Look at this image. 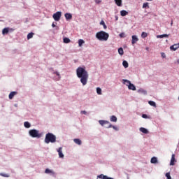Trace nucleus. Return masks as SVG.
<instances>
[{
    "label": "nucleus",
    "instance_id": "nucleus-27",
    "mask_svg": "<svg viewBox=\"0 0 179 179\" xmlns=\"http://www.w3.org/2000/svg\"><path fill=\"white\" fill-rule=\"evenodd\" d=\"M118 53L120 55H124V49H122V48H120L118 49Z\"/></svg>",
    "mask_w": 179,
    "mask_h": 179
},
{
    "label": "nucleus",
    "instance_id": "nucleus-32",
    "mask_svg": "<svg viewBox=\"0 0 179 179\" xmlns=\"http://www.w3.org/2000/svg\"><path fill=\"white\" fill-rule=\"evenodd\" d=\"M96 93H97V94L101 95V88L97 87L96 88Z\"/></svg>",
    "mask_w": 179,
    "mask_h": 179
},
{
    "label": "nucleus",
    "instance_id": "nucleus-25",
    "mask_svg": "<svg viewBox=\"0 0 179 179\" xmlns=\"http://www.w3.org/2000/svg\"><path fill=\"white\" fill-rule=\"evenodd\" d=\"M63 41L65 44H69V43L71 41V39L69 38H64Z\"/></svg>",
    "mask_w": 179,
    "mask_h": 179
},
{
    "label": "nucleus",
    "instance_id": "nucleus-5",
    "mask_svg": "<svg viewBox=\"0 0 179 179\" xmlns=\"http://www.w3.org/2000/svg\"><path fill=\"white\" fill-rule=\"evenodd\" d=\"M29 134L31 136V138H37L38 139L41 138V133L38 130L36 129H31L29 131Z\"/></svg>",
    "mask_w": 179,
    "mask_h": 179
},
{
    "label": "nucleus",
    "instance_id": "nucleus-43",
    "mask_svg": "<svg viewBox=\"0 0 179 179\" xmlns=\"http://www.w3.org/2000/svg\"><path fill=\"white\" fill-rule=\"evenodd\" d=\"M52 27H55V24L52 23Z\"/></svg>",
    "mask_w": 179,
    "mask_h": 179
},
{
    "label": "nucleus",
    "instance_id": "nucleus-33",
    "mask_svg": "<svg viewBox=\"0 0 179 179\" xmlns=\"http://www.w3.org/2000/svg\"><path fill=\"white\" fill-rule=\"evenodd\" d=\"M0 176H1V177H6V178L10 177V176H9V174L2 173H0Z\"/></svg>",
    "mask_w": 179,
    "mask_h": 179
},
{
    "label": "nucleus",
    "instance_id": "nucleus-29",
    "mask_svg": "<svg viewBox=\"0 0 179 179\" xmlns=\"http://www.w3.org/2000/svg\"><path fill=\"white\" fill-rule=\"evenodd\" d=\"M54 73L57 75L56 80H59L61 79V76L59 75V73L56 71Z\"/></svg>",
    "mask_w": 179,
    "mask_h": 179
},
{
    "label": "nucleus",
    "instance_id": "nucleus-35",
    "mask_svg": "<svg viewBox=\"0 0 179 179\" xmlns=\"http://www.w3.org/2000/svg\"><path fill=\"white\" fill-rule=\"evenodd\" d=\"M143 8H149V3H144L143 5Z\"/></svg>",
    "mask_w": 179,
    "mask_h": 179
},
{
    "label": "nucleus",
    "instance_id": "nucleus-6",
    "mask_svg": "<svg viewBox=\"0 0 179 179\" xmlns=\"http://www.w3.org/2000/svg\"><path fill=\"white\" fill-rule=\"evenodd\" d=\"M62 15V13L61 11H57L53 14L52 17L55 22H59V19H61V16Z\"/></svg>",
    "mask_w": 179,
    "mask_h": 179
},
{
    "label": "nucleus",
    "instance_id": "nucleus-15",
    "mask_svg": "<svg viewBox=\"0 0 179 179\" xmlns=\"http://www.w3.org/2000/svg\"><path fill=\"white\" fill-rule=\"evenodd\" d=\"M115 2L117 6H122V0H115Z\"/></svg>",
    "mask_w": 179,
    "mask_h": 179
},
{
    "label": "nucleus",
    "instance_id": "nucleus-13",
    "mask_svg": "<svg viewBox=\"0 0 179 179\" xmlns=\"http://www.w3.org/2000/svg\"><path fill=\"white\" fill-rule=\"evenodd\" d=\"M65 18L66 20H71L72 19V14L66 13L65 15Z\"/></svg>",
    "mask_w": 179,
    "mask_h": 179
},
{
    "label": "nucleus",
    "instance_id": "nucleus-38",
    "mask_svg": "<svg viewBox=\"0 0 179 179\" xmlns=\"http://www.w3.org/2000/svg\"><path fill=\"white\" fill-rule=\"evenodd\" d=\"M45 173L46 174H50V173H51V170L48 169H46L45 171Z\"/></svg>",
    "mask_w": 179,
    "mask_h": 179
},
{
    "label": "nucleus",
    "instance_id": "nucleus-1",
    "mask_svg": "<svg viewBox=\"0 0 179 179\" xmlns=\"http://www.w3.org/2000/svg\"><path fill=\"white\" fill-rule=\"evenodd\" d=\"M76 73L78 78H80V82L83 86H86L87 85V80L89 79V73L85 68L78 67L76 70Z\"/></svg>",
    "mask_w": 179,
    "mask_h": 179
},
{
    "label": "nucleus",
    "instance_id": "nucleus-20",
    "mask_svg": "<svg viewBox=\"0 0 179 179\" xmlns=\"http://www.w3.org/2000/svg\"><path fill=\"white\" fill-rule=\"evenodd\" d=\"M9 33V28H4L2 30V34H8Z\"/></svg>",
    "mask_w": 179,
    "mask_h": 179
},
{
    "label": "nucleus",
    "instance_id": "nucleus-36",
    "mask_svg": "<svg viewBox=\"0 0 179 179\" xmlns=\"http://www.w3.org/2000/svg\"><path fill=\"white\" fill-rule=\"evenodd\" d=\"M166 177L167 179H171V176H170V173H166Z\"/></svg>",
    "mask_w": 179,
    "mask_h": 179
},
{
    "label": "nucleus",
    "instance_id": "nucleus-28",
    "mask_svg": "<svg viewBox=\"0 0 179 179\" xmlns=\"http://www.w3.org/2000/svg\"><path fill=\"white\" fill-rule=\"evenodd\" d=\"M122 65H123L124 68H128V66H129L128 62L124 60L122 62Z\"/></svg>",
    "mask_w": 179,
    "mask_h": 179
},
{
    "label": "nucleus",
    "instance_id": "nucleus-24",
    "mask_svg": "<svg viewBox=\"0 0 179 179\" xmlns=\"http://www.w3.org/2000/svg\"><path fill=\"white\" fill-rule=\"evenodd\" d=\"M33 36H34V33H33V32H31V33L28 34L27 39L30 40V38H33Z\"/></svg>",
    "mask_w": 179,
    "mask_h": 179
},
{
    "label": "nucleus",
    "instance_id": "nucleus-46",
    "mask_svg": "<svg viewBox=\"0 0 179 179\" xmlns=\"http://www.w3.org/2000/svg\"><path fill=\"white\" fill-rule=\"evenodd\" d=\"M178 44H179V43H178Z\"/></svg>",
    "mask_w": 179,
    "mask_h": 179
},
{
    "label": "nucleus",
    "instance_id": "nucleus-21",
    "mask_svg": "<svg viewBox=\"0 0 179 179\" xmlns=\"http://www.w3.org/2000/svg\"><path fill=\"white\" fill-rule=\"evenodd\" d=\"M85 44V41L83 39L78 40V45L79 47H82Z\"/></svg>",
    "mask_w": 179,
    "mask_h": 179
},
{
    "label": "nucleus",
    "instance_id": "nucleus-14",
    "mask_svg": "<svg viewBox=\"0 0 179 179\" xmlns=\"http://www.w3.org/2000/svg\"><path fill=\"white\" fill-rule=\"evenodd\" d=\"M169 36H170V35L166 34H162V35H158V36H157V38H164V37L168 38Z\"/></svg>",
    "mask_w": 179,
    "mask_h": 179
},
{
    "label": "nucleus",
    "instance_id": "nucleus-37",
    "mask_svg": "<svg viewBox=\"0 0 179 179\" xmlns=\"http://www.w3.org/2000/svg\"><path fill=\"white\" fill-rule=\"evenodd\" d=\"M120 37L121 38H124V37H125V34L124 33H121V34H120Z\"/></svg>",
    "mask_w": 179,
    "mask_h": 179
},
{
    "label": "nucleus",
    "instance_id": "nucleus-7",
    "mask_svg": "<svg viewBox=\"0 0 179 179\" xmlns=\"http://www.w3.org/2000/svg\"><path fill=\"white\" fill-rule=\"evenodd\" d=\"M124 82H127V83H129L128 89H129V90H136V87L134 84L131 83V81L128 80H124Z\"/></svg>",
    "mask_w": 179,
    "mask_h": 179
},
{
    "label": "nucleus",
    "instance_id": "nucleus-41",
    "mask_svg": "<svg viewBox=\"0 0 179 179\" xmlns=\"http://www.w3.org/2000/svg\"><path fill=\"white\" fill-rule=\"evenodd\" d=\"M162 58H166V54L162 53Z\"/></svg>",
    "mask_w": 179,
    "mask_h": 179
},
{
    "label": "nucleus",
    "instance_id": "nucleus-23",
    "mask_svg": "<svg viewBox=\"0 0 179 179\" xmlns=\"http://www.w3.org/2000/svg\"><path fill=\"white\" fill-rule=\"evenodd\" d=\"M24 127H25V128H30L31 127V124H30L29 122H24Z\"/></svg>",
    "mask_w": 179,
    "mask_h": 179
},
{
    "label": "nucleus",
    "instance_id": "nucleus-30",
    "mask_svg": "<svg viewBox=\"0 0 179 179\" xmlns=\"http://www.w3.org/2000/svg\"><path fill=\"white\" fill-rule=\"evenodd\" d=\"M138 93H143V94H147L146 90H144L143 89H140L138 90Z\"/></svg>",
    "mask_w": 179,
    "mask_h": 179
},
{
    "label": "nucleus",
    "instance_id": "nucleus-34",
    "mask_svg": "<svg viewBox=\"0 0 179 179\" xmlns=\"http://www.w3.org/2000/svg\"><path fill=\"white\" fill-rule=\"evenodd\" d=\"M100 24L103 26V29H107V25H106V23L104 22V21H101Z\"/></svg>",
    "mask_w": 179,
    "mask_h": 179
},
{
    "label": "nucleus",
    "instance_id": "nucleus-12",
    "mask_svg": "<svg viewBox=\"0 0 179 179\" xmlns=\"http://www.w3.org/2000/svg\"><path fill=\"white\" fill-rule=\"evenodd\" d=\"M16 94H17V92H11L9 94V96H8L10 100H12V99H13V97H15V96H16Z\"/></svg>",
    "mask_w": 179,
    "mask_h": 179
},
{
    "label": "nucleus",
    "instance_id": "nucleus-16",
    "mask_svg": "<svg viewBox=\"0 0 179 179\" xmlns=\"http://www.w3.org/2000/svg\"><path fill=\"white\" fill-rule=\"evenodd\" d=\"M140 131L143 134H149V131H148L145 127L140 128Z\"/></svg>",
    "mask_w": 179,
    "mask_h": 179
},
{
    "label": "nucleus",
    "instance_id": "nucleus-11",
    "mask_svg": "<svg viewBox=\"0 0 179 179\" xmlns=\"http://www.w3.org/2000/svg\"><path fill=\"white\" fill-rule=\"evenodd\" d=\"M57 152L59 153V157L63 159L64 154L62 153V147L59 148V149L57 150Z\"/></svg>",
    "mask_w": 179,
    "mask_h": 179
},
{
    "label": "nucleus",
    "instance_id": "nucleus-22",
    "mask_svg": "<svg viewBox=\"0 0 179 179\" xmlns=\"http://www.w3.org/2000/svg\"><path fill=\"white\" fill-rule=\"evenodd\" d=\"M110 121L111 122H117V117H115V115H112L110 117Z\"/></svg>",
    "mask_w": 179,
    "mask_h": 179
},
{
    "label": "nucleus",
    "instance_id": "nucleus-45",
    "mask_svg": "<svg viewBox=\"0 0 179 179\" xmlns=\"http://www.w3.org/2000/svg\"><path fill=\"white\" fill-rule=\"evenodd\" d=\"M178 64H179V59H178Z\"/></svg>",
    "mask_w": 179,
    "mask_h": 179
},
{
    "label": "nucleus",
    "instance_id": "nucleus-31",
    "mask_svg": "<svg viewBox=\"0 0 179 179\" xmlns=\"http://www.w3.org/2000/svg\"><path fill=\"white\" fill-rule=\"evenodd\" d=\"M141 37H142V38H146V37H148V33H146V32H143V33L141 34Z\"/></svg>",
    "mask_w": 179,
    "mask_h": 179
},
{
    "label": "nucleus",
    "instance_id": "nucleus-9",
    "mask_svg": "<svg viewBox=\"0 0 179 179\" xmlns=\"http://www.w3.org/2000/svg\"><path fill=\"white\" fill-rule=\"evenodd\" d=\"M176 163V155L173 154L171 159L170 166H174Z\"/></svg>",
    "mask_w": 179,
    "mask_h": 179
},
{
    "label": "nucleus",
    "instance_id": "nucleus-26",
    "mask_svg": "<svg viewBox=\"0 0 179 179\" xmlns=\"http://www.w3.org/2000/svg\"><path fill=\"white\" fill-rule=\"evenodd\" d=\"M148 104H150V106H152V107H156V102L153 101H149Z\"/></svg>",
    "mask_w": 179,
    "mask_h": 179
},
{
    "label": "nucleus",
    "instance_id": "nucleus-18",
    "mask_svg": "<svg viewBox=\"0 0 179 179\" xmlns=\"http://www.w3.org/2000/svg\"><path fill=\"white\" fill-rule=\"evenodd\" d=\"M151 163H152L153 164H156V163H157V157H153L152 158H151Z\"/></svg>",
    "mask_w": 179,
    "mask_h": 179
},
{
    "label": "nucleus",
    "instance_id": "nucleus-17",
    "mask_svg": "<svg viewBox=\"0 0 179 179\" xmlns=\"http://www.w3.org/2000/svg\"><path fill=\"white\" fill-rule=\"evenodd\" d=\"M73 142H75L76 145H82V141H80L79 138H75Z\"/></svg>",
    "mask_w": 179,
    "mask_h": 179
},
{
    "label": "nucleus",
    "instance_id": "nucleus-42",
    "mask_svg": "<svg viewBox=\"0 0 179 179\" xmlns=\"http://www.w3.org/2000/svg\"><path fill=\"white\" fill-rule=\"evenodd\" d=\"M124 83H125V85H127V86H128V87H129V83L128 82H125V81H124Z\"/></svg>",
    "mask_w": 179,
    "mask_h": 179
},
{
    "label": "nucleus",
    "instance_id": "nucleus-44",
    "mask_svg": "<svg viewBox=\"0 0 179 179\" xmlns=\"http://www.w3.org/2000/svg\"><path fill=\"white\" fill-rule=\"evenodd\" d=\"M171 26H173V20H171Z\"/></svg>",
    "mask_w": 179,
    "mask_h": 179
},
{
    "label": "nucleus",
    "instance_id": "nucleus-19",
    "mask_svg": "<svg viewBox=\"0 0 179 179\" xmlns=\"http://www.w3.org/2000/svg\"><path fill=\"white\" fill-rule=\"evenodd\" d=\"M120 15L121 16H127V15H128V12L125 10H121Z\"/></svg>",
    "mask_w": 179,
    "mask_h": 179
},
{
    "label": "nucleus",
    "instance_id": "nucleus-3",
    "mask_svg": "<svg viewBox=\"0 0 179 179\" xmlns=\"http://www.w3.org/2000/svg\"><path fill=\"white\" fill-rule=\"evenodd\" d=\"M55 143L57 142V136L54 135L52 133H48L45 135V143Z\"/></svg>",
    "mask_w": 179,
    "mask_h": 179
},
{
    "label": "nucleus",
    "instance_id": "nucleus-8",
    "mask_svg": "<svg viewBox=\"0 0 179 179\" xmlns=\"http://www.w3.org/2000/svg\"><path fill=\"white\" fill-rule=\"evenodd\" d=\"M178 48H179V43H176L170 46V50H171L172 51H176V50H178Z\"/></svg>",
    "mask_w": 179,
    "mask_h": 179
},
{
    "label": "nucleus",
    "instance_id": "nucleus-10",
    "mask_svg": "<svg viewBox=\"0 0 179 179\" xmlns=\"http://www.w3.org/2000/svg\"><path fill=\"white\" fill-rule=\"evenodd\" d=\"M138 38L136 35L132 36V40H131V43L132 44H136L137 41H138Z\"/></svg>",
    "mask_w": 179,
    "mask_h": 179
},
{
    "label": "nucleus",
    "instance_id": "nucleus-2",
    "mask_svg": "<svg viewBox=\"0 0 179 179\" xmlns=\"http://www.w3.org/2000/svg\"><path fill=\"white\" fill-rule=\"evenodd\" d=\"M108 37H110V35L104 31H101L96 34V38L99 40V41H107Z\"/></svg>",
    "mask_w": 179,
    "mask_h": 179
},
{
    "label": "nucleus",
    "instance_id": "nucleus-40",
    "mask_svg": "<svg viewBox=\"0 0 179 179\" xmlns=\"http://www.w3.org/2000/svg\"><path fill=\"white\" fill-rule=\"evenodd\" d=\"M81 114H84L85 115H86V114H87V112H86L85 110H83L81 111Z\"/></svg>",
    "mask_w": 179,
    "mask_h": 179
},
{
    "label": "nucleus",
    "instance_id": "nucleus-39",
    "mask_svg": "<svg viewBox=\"0 0 179 179\" xmlns=\"http://www.w3.org/2000/svg\"><path fill=\"white\" fill-rule=\"evenodd\" d=\"M142 117H143V118H148V115H146V114H143V115H142Z\"/></svg>",
    "mask_w": 179,
    "mask_h": 179
},
{
    "label": "nucleus",
    "instance_id": "nucleus-4",
    "mask_svg": "<svg viewBox=\"0 0 179 179\" xmlns=\"http://www.w3.org/2000/svg\"><path fill=\"white\" fill-rule=\"evenodd\" d=\"M99 123L100 125H101V127H105V128H113L115 131H118V127L113 126V124H111V123L107 120H99Z\"/></svg>",
    "mask_w": 179,
    "mask_h": 179
}]
</instances>
